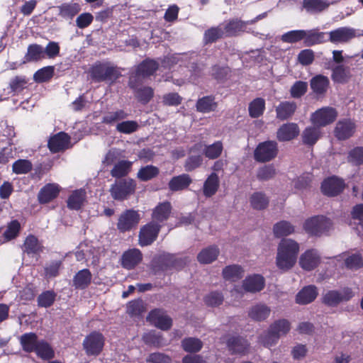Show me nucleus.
Listing matches in <instances>:
<instances>
[{
    "instance_id": "nucleus-1",
    "label": "nucleus",
    "mask_w": 363,
    "mask_h": 363,
    "mask_svg": "<svg viewBox=\"0 0 363 363\" xmlns=\"http://www.w3.org/2000/svg\"><path fill=\"white\" fill-rule=\"evenodd\" d=\"M299 251L300 245L294 240H281L277 246L275 261L277 267L282 272L291 269L297 262Z\"/></svg>"
},
{
    "instance_id": "nucleus-2",
    "label": "nucleus",
    "mask_w": 363,
    "mask_h": 363,
    "mask_svg": "<svg viewBox=\"0 0 363 363\" xmlns=\"http://www.w3.org/2000/svg\"><path fill=\"white\" fill-rule=\"evenodd\" d=\"M89 74L96 82H108L113 83L120 76V72L108 63H97L90 69Z\"/></svg>"
},
{
    "instance_id": "nucleus-3",
    "label": "nucleus",
    "mask_w": 363,
    "mask_h": 363,
    "mask_svg": "<svg viewBox=\"0 0 363 363\" xmlns=\"http://www.w3.org/2000/svg\"><path fill=\"white\" fill-rule=\"evenodd\" d=\"M136 184L132 179H123L116 181L110 188V193L113 199L118 201L126 199L130 195L135 193Z\"/></svg>"
},
{
    "instance_id": "nucleus-4",
    "label": "nucleus",
    "mask_w": 363,
    "mask_h": 363,
    "mask_svg": "<svg viewBox=\"0 0 363 363\" xmlns=\"http://www.w3.org/2000/svg\"><path fill=\"white\" fill-rule=\"evenodd\" d=\"M329 40L335 44L347 43L354 38L363 36V31L350 27H340L328 33Z\"/></svg>"
},
{
    "instance_id": "nucleus-5",
    "label": "nucleus",
    "mask_w": 363,
    "mask_h": 363,
    "mask_svg": "<svg viewBox=\"0 0 363 363\" xmlns=\"http://www.w3.org/2000/svg\"><path fill=\"white\" fill-rule=\"evenodd\" d=\"M331 221L323 216H318L307 219L303 225L306 233L312 235H320L327 231L331 226Z\"/></svg>"
},
{
    "instance_id": "nucleus-6",
    "label": "nucleus",
    "mask_w": 363,
    "mask_h": 363,
    "mask_svg": "<svg viewBox=\"0 0 363 363\" xmlns=\"http://www.w3.org/2000/svg\"><path fill=\"white\" fill-rule=\"evenodd\" d=\"M337 113L333 107H323L313 113L311 122L318 127H325L332 123L336 119Z\"/></svg>"
},
{
    "instance_id": "nucleus-7",
    "label": "nucleus",
    "mask_w": 363,
    "mask_h": 363,
    "mask_svg": "<svg viewBox=\"0 0 363 363\" xmlns=\"http://www.w3.org/2000/svg\"><path fill=\"white\" fill-rule=\"evenodd\" d=\"M105 343V337L99 332H93L88 335L83 341V347L88 355H98L102 351Z\"/></svg>"
},
{
    "instance_id": "nucleus-8",
    "label": "nucleus",
    "mask_w": 363,
    "mask_h": 363,
    "mask_svg": "<svg viewBox=\"0 0 363 363\" xmlns=\"http://www.w3.org/2000/svg\"><path fill=\"white\" fill-rule=\"evenodd\" d=\"M277 144L274 141H265L259 143L254 152L255 160L265 162L273 160L277 155Z\"/></svg>"
},
{
    "instance_id": "nucleus-9",
    "label": "nucleus",
    "mask_w": 363,
    "mask_h": 363,
    "mask_svg": "<svg viewBox=\"0 0 363 363\" xmlns=\"http://www.w3.org/2000/svg\"><path fill=\"white\" fill-rule=\"evenodd\" d=\"M353 296L354 294L350 288H345L340 291L331 290L323 295V302L329 306H336L341 302L350 300Z\"/></svg>"
},
{
    "instance_id": "nucleus-10",
    "label": "nucleus",
    "mask_w": 363,
    "mask_h": 363,
    "mask_svg": "<svg viewBox=\"0 0 363 363\" xmlns=\"http://www.w3.org/2000/svg\"><path fill=\"white\" fill-rule=\"evenodd\" d=\"M140 220V214L135 210H126L118 218L117 228L121 232H126L136 227Z\"/></svg>"
},
{
    "instance_id": "nucleus-11",
    "label": "nucleus",
    "mask_w": 363,
    "mask_h": 363,
    "mask_svg": "<svg viewBox=\"0 0 363 363\" xmlns=\"http://www.w3.org/2000/svg\"><path fill=\"white\" fill-rule=\"evenodd\" d=\"M161 225L150 222L140 228L139 233V244L140 246H147L151 245L157 238L160 230Z\"/></svg>"
},
{
    "instance_id": "nucleus-12",
    "label": "nucleus",
    "mask_w": 363,
    "mask_h": 363,
    "mask_svg": "<svg viewBox=\"0 0 363 363\" xmlns=\"http://www.w3.org/2000/svg\"><path fill=\"white\" fill-rule=\"evenodd\" d=\"M337 260H342L344 267L350 271H357L363 267V255L362 252H346L337 256Z\"/></svg>"
},
{
    "instance_id": "nucleus-13",
    "label": "nucleus",
    "mask_w": 363,
    "mask_h": 363,
    "mask_svg": "<svg viewBox=\"0 0 363 363\" xmlns=\"http://www.w3.org/2000/svg\"><path fill=\"white\" fill-rule=\"evenodd\" d=\"M320 263V256L315 249H309L303 252L299 257L298 264L305 271H312Z\"/></svg>"
},
{
    "instance_id": "nucleus-14",
    "label": "nucleus",
    "mask_w": 363,
    "mask_h": 363,
    "mask_svg": "<svg viewBox=\"0 0 363 363\" xmlns=\"http://www.w3.org/2000/svg\"><path fill=\"white\" fill-rule=\"evenodd\" d=\"M70 147V137L64 132L52 136L48 141V147L52 152L63 151Z\"/></svg>"
},
{
    "instance_id": "nucleus-15",
    "label": "nucleus",
    "mask_w": 363,
    "mask_h": 363,
    "mask_svg": "<svg viewBox=\"0 0 363 363\" xmlns=\"http://www.w3.org/2000/svg\"><path fill=\"white\" fill-rule=\"evenodd\" d=\"M344 187L345 183L342 179L332 177L323 182L321 189L324 194L333 196L340 193Z\"/></svg>"
},
{
    "instance_id": "nucleus-16",
    "label": "nucleus",
    "mask_w": 363,
    "mask_h": 363,
    "mask_svg": "<svg viewBox=\"0 0 363 363\" xmlns=\"http://www.w3.org/2000/svg\"><path fill=\"white\" fill-rule=\"evenodd\" d=\"M147 320L155 326L162 330H168L172 325V319L166 313L160 309L152 311Z\"/></svg>"
},
{
    "instance_id": "nucleus-17",
    "label": "nucleus",
    "mask_w": 363,
    "mask_h": 363,
    "mask_svg": "<svg viewBox=\"0 0 363 363\" xmlns=\"http://www.w3.org/2000/svg\"><path fill=\"white\" fill-rule=\"evenodd\" d=\"M354 131V123L350 119H344L337 122L334 133L338 140H345L352 136Z\"/></svg>"
},
{
    "instance_id": "nucleus-18",
    "label": "nucleus",
    "mask_w": 363,
    "mask_h": 363,
    "mask_svg": "<svg viewBox=\"0 0 363 363\" xmlns=\"http://www.w3.org/2000/svg\"><path fill=\"white\" fill-rule=\"evenodd\" d=\"M158 68V64L151 60H145L140 64L137 68L135 76H132L130 80V85L133 87V78L135 77L138 79L152 75Z\"/></svg>"
},
{
    "instance_id": "nucleus-19",
    "label": "nucleus",
    "mask_w": 363,
    "mask_h": 363,
    "mask_svg": "<svg viewBox=\"0 0 363 363\" xmlns=\"http://www.w3.org/2000/svg\"><path fill=\"white\" fill-rule=\"evenodd\" d=\"M248 21H243L238 18L232 19L224 26L225 36H235L243 32H248Z\"/></svg>"
},
{
    "instance_id": "nucleus-20",
    "label": "nucleus",
    "mask_w": 363,
    "mask_h": 363,
    "mask_svg": "<svg viewBox=\"0 0 363 363\" xmlns=\"http://www.w3.org/2000/svg\"><path fill=\"white\" fill-rule=\"evenodd\" d=\"M264 285V277L259 274H254L247 277L243 281L242 288L245 291L255 293L262 290Z\"/></svg>"
},
{
    "instance_id": "nucleus-21",
    "label": "nucleus",
    "mask_w": 363,
    "mask_h": 363,
    "mask_svg": "<svg viewBox=\"0 0 363 363\" xmlns=\"http://www.w3.org/2000/svg\"><path fill=\"white\" fill-rule=\"evenodd\" d=\"M318 293L317 287L314 285H308L303 287L296 296V302L301 305H306L313 302Z\"/></svg>"
},
{
    "instance_id": "nucleus-22",
    "label": "nucleus",
    "mask_w": 363,
    "mask_h": 363,
    "mask_svg": "<svg viewBox=\"0 0 363 363\" xmlns=\"http://www.w3.org/2000/svg\"><path fill=\"white\" fill-rule=\"evenodd\" d=\"M299 134L297 124L289 123L282 125L277 130V137L279 141H289Z\"/></svg>"
},
{
    "instance_id": "nucleus-23",
    "label": "nucleus",
    "mask_w": 363,
    "mask_h": 363,
    "mask_svg": "<svg viewBox=\"0 0 363 363\" xmlns=\"http://www.w3.org/2000/svg\"><path fill=\"white\" fill-rule=\"evenodd\" d=\"M142 258V253L139 250H129L123 255L122 265L125 269H131L140 262Z\"/></svg>"
},
{
    "instance_id": "nucleus-24",
    "label": "nucleus",
    "mask_w": 363,
    "mask_h": 363,
    "mask_svg": "<svg viewBox=\"0 0 363 363\" xmlns=\"http://www.w3.org/2000/svg\"><path fill=\"white\" fill-rule=\"evenodd\" d=\"M328 0H303V8L310 13H318L326 10L330 4L335 3Z\"/></svg>"
},
{
    "instance_id": "nucleus-25",
    "label": "nucleus",
    "mask_w": 363,
    "mask_h": 363,
    "mask_svg": "<svg viewBox=\"0 0 363 363\" xmlns=\"http://www.w3.org/2000/svg\"><path fill=\"white\" fill-rule=\"evenodd\" d=\"M227 345L229 350L234 354L244 355L249 351V343L246 340L240 337L230 338Z\"/></svg>"
},
{
    "instance_id": "nucleus-26",
    "label": "nucleus",
    "mask_w": 363,
    "mask_h": 363,
    "mask_svg": "<svg viewBox=\"0 0 363 363\" xmlns=\"http://www.w3.org/2000/svg\"><path fill=\"white\" fill-rule=\"evenodd\" d=\"M271 309L269 306L263 303H258L252 306L249 311V317L255 321H263L270 315Z\"/></svg>"
},
{
    "instance_id": "nucleus-27",
    "label": "nucleus",
    "mask_w": 363,
    "mask_h": 363,
    "mask_svg": "<svg viewBox=\"0 0 363 363\" xmlns=\"http://www.w3.org/2000/svg\"><path fill=\"white\" fill-rule=\"evenodd\" d=\"M220 254L219 248L211 245L203 249L197 255V259L201 264H210L215 261Z\"/></svg>"
},
{
    "instance_id": "nucleus-28",
    "label": "nucleus",
    "mask_w": 363,
    "mask_h": 363,
    "mask_svg": "<svg viewBox=\"0 0 363 363\" xmlns=\"http://www.w3.org/2000/svg\"><path fill=\"white\" fill-rule=\"evenodd\" d=\"M304 43L306 46H313L326 41L327 33L319 32L316 29L305 30Z\"/></svg>"
},
{
    "instance_id": "nucleus-29",
    "label": "nucleus",
    "mask_w": 363,
    "mask_h": 363,
    "mask_svg": "<svg viewBox=\"0 0 363 363\" xmlns=\"http://www.w3.org/2000/svg\"><path fill=\"white\" fill-rule=\"evenodd\" d=\"M60 187L56 184H48L41 189L38 194L40 203H46L54 199L58 195Z\"/></svg>"
},
{
    "instance_id": "nucleus-30",
    "label": "nucleus",
    "mask_w": 363,
    "mask_h": 363,
    "mask_svg": "<svg viewBox=\"0 0 363 363\" xmlns=\"http://www.w3.org/2000/svg\"><path fill=\"white\" fill-rule=\"evenodd\" d=\"M329 86V79L321 74L315 76L311 79V88L317 96H323Z\"/></svg>"
},
{
    "instance_id": "nucleus-31",
    "label": "nucleus",
    "mask_w": 363,
    "mask_h": 363,
    "mask_svg": "<svg viewBox=\"0 0 363 363\" xmlns=\"http://www.w3.org/2000/svg\"><path fill=\"white\" fill-rule=\"evenodd\" d=\"M220 180L216 172H212L206 179L203 186V192L205 196L211 197L218 191Z\"/></svg>"
},
{
    "instance_id": "nucleus-32",
    "label": "nucleus",
    "mask_w": 363,
    "mask_h": 363,
    "mask_svg": "<svg viewBox=\"0 0 363 363\" xmlns=\"http://www.w3.org/2000/svg\"><path fill=\"white\" fill-rule=\"evenodd\" d=\"M86 200V191L84 189L74 191L69 196L67 206L72 210H79L84 203Z\"/></svg>"
},
{
    "instance_id": "nucleus-33",
    "label": "nucleus",
    "mask_w": 363,
    "mask_h": 363,
    "mask_svg": "<svg viewBox=\"0 0 363 363\" xmlns=\"http://www.w3.org/2000/svg\"><path fill=\"white\" fill-rule=\"evenodd\" d=\"M191 183V179L189 174H182L174 177L169 182V188L172 191H181L186 189Z\"/></svg>"
},
{
    "instance_id": "nucleus-34",
    "label": "nucleus",
    "mask_w": 363,
    "mask_h": 363,
    "mask_svg": "<svg viewBox=\"0 0 363 363\" xmlns=\"http://www.w3.org/2000/svg\"><path fill=\"white\" fill-rule=\"evenodd\" d=\"M296 109V104L293 101H283L276 108L277 118L286 120L291 116Z\"/></svg>"
},
{
    "instance_id": "nucleus-35",
    "label": "nucleus",
    "mask_w": 363,
    "mask_h": 363,
    "mask_svg": "<svg viewBox=\"0 0 363 363\" xmlns=\"http://www.w3.org/2000/svg\"><path fill=\"white\" fill-rule=\"evenodd\" d=\"M92 275L89 269L79 271L73 278V285L77 289H84L91 283Z\"/></svg>"
},
{
    "instance_id": "nucleus-36",
    "label": "nucleus",
    "mask_w": 363,
    "mask_h": 363,
    "mask_svg": "<svg viewBox=\"0 0 363 363\" xmlns=\"http://www.w3.org/2000/svg\"><path fill=\"white\" fill-rule=\"evenodd\" d=\"M320 135V127L316 125L307 127L302 133L303 143L308 145H313L318 140Z\"/></svg>"
},
{
    "instance_id": "nucleus-37",
    "label": "nucleus",
    "mask_w": 363,
    "mask_h": 363,
    "mask_svg": "<svg viewBox=\"0 0 363 363\" xmlns=\"http://www.w3.org/2000/svg\"><path fill=\"white\" fill-rule=\"evenodd\" d=\"M222 274L225 280L235 281L243 277L244 270L240 266L233 264L225 267Z\"/></svg>"
},
{
    "instance_id": "nucleus-38",
    "label": "nucleus",
    "mask_w": 363,
    "mask_h": 363,
    "mask_svg": "<svg viewBox=\"0 0 363 363\" xmlns=\"http://www.w3.org/2000/svg\"><path fill=\"white\" fill-rule=\"evenodd\" d=\"M171 212V205L169 202H163L157 205L153 211V221L162 222L167 220Z\"/></svg>"
},
{
    "instance_id": "nucleus-39",
    "label": "nucleus",
    "mask_w": 363,
    "mask_h": 363,
    "mask_svg": "<svg viewBox=\"0 0 363 363\" xmlns=\"http://www.w3.org/2000/svg\"><path fill=\"white\" fill-rule=\"evenodd\" d=\"M133 162L127 160L118 162L111 171L113 177L121 178L128 174L131 169Z\"/></svg>"
},
{
    "instance_id": "nucleus-40",
    "label": "nucleus",
    "mask_w": 363,
    "mask_h": 363,
    "mask_svg": "<svg viewBox=\"0 0 363 363\" xmlns=\"http://www.w3.org/2000/svg\"><path fill=\"white\" fill-rule=\"evenodd\" d=\"M20 342L23 350L28 352L35 351L39 342L36 335L33 333L21 335Z\"/></svg>"
},
{
    "instance_id": "nucleus-41",
    "label": "nucleus",
    "mask_w": 363,
    "mask_h": 363,
    "mask_svg": "<svg viewBox=\"0 0 363 363\" xmlns=\"http://www.w3.org/2000/svg\"><path fill=\"white\" fill-rule=\"evenodd\" d=\"M294 230V226L286 220H281L276 223L273 228L274 234L277 238L289 235L292 234Z\"/></svg>"
},
{
    "instance_id": "nucleus-42",
    "label": "nucleus",
    "mask_w": 363,
    "mask_h": 363,
    "mask_svg": "<svg viewBox=\"0 0 363 363\" xmlns=\"http://www.w3.org/2000/svg\"><path fill=\"white\" fill-rule=\"evenodd\" d=\"M271 331L276 333L279 337L286 335L291 330V323L286 319H279L274 321L270 326Z\"/></svg>"
},
{
    "instance_id": "nucleus-43",
    "label": "nucleus",
    "mask_w": 363,
    "mask_h": 363,
    "mask_svg": "<svg viewBox=\"0 0 363 363\" xmlns=\"http://www.w3.org/2000/svg\"><path fill=\"white\" fill-rule=\"evenodd\" d=\"M60 16L66 19H72L79 11V5L77 3L64 4L59 6Z\"/></svg>"
},
{
    "instance_id": "nucleus-44",
    "label": "nucleus",
    "mask_w": 363,
    "mask_h": 363,
    "mask_svg": "<svg viewBox=\"0 0 363 363\" xmlns=\"http://www.w3.org/2000/svg\"><path fill=\"white\" fill-rule=\"evenodd\" d=\"M251 206L257 210L265 208L269 204V199L262 192H255L250 198Z\"/></svg>"
},
{
    "instance_id": "nucleus-45",
    "label": "nucleus",
    "mask_w": 363,
    "mask_h": 363,
    "mask_svg": "<svg viewBox=\"0 0 363 363\" xmlns=\"http://www.w3.org/2000/svg\"><path fill=\"white\" fill-rule=\"evenodd\" d=\"M217 104L211 96H204L198 100L196 109L199 112L208 113L216 110Z\"/></svg>"
},
{
    "instance_id": "nucleus-46",
    "label": "nucleus",
    "mask_w": 363,
    "mask_h": 363,
    "mask_svg": "<svg viewBox=\"0 0 363 363\" xmlns=\"http://www.w3.org/2000/svg\"><path fill=\"white\" fill-rule=\"evenodd\" d=\"M43 58H45V51L41 45L33 44L28 46L26 55L27 61H38Z\"/></svg>"
},
{
    "instance_id": "nucleus-47",
    "label": "nucleus",
    "mask_w": 363,
    "mask_h": 363,
    "mask_svg": "<svg viewBox=\"0 0 363 363\" xmlns=\"http://www.w3.org/2000/svg\"><path fill=\"white\" fill-rule=\"evenodd\" d=\"M265 108V101L262 98H257L254 99L249 104V113L252 118H258L260 116Z\"/></svg>"
},
{
    "instance_id": "nucleus-48",
    "label": "nucleus",
    "mask_w": 363,
    "mask_h": 363,
    "mask_svg": "<svg viewBox=\"0 0 363 363\" xmlns=\"http://www.w3.org/2000/svg\"><path fill=\"white\" fill-rule=\"evenodd\" d=\"M28 79L23 76H16L12 78L9 82V88L11 92L18 94L26 88Z\"/></svg>"
},
{
    "instance_id": "nucleus-49",
    "label": "nucleus",
    "mask_w": 363,
    "mask_h": 363,
    "mask_svg": "<svg viewBox=\"0 0 363 363\" xmlns=\"http://www.w3.org/2000/svg\"><path fill=\"white\" fill-rule=\"evenodd\" d=\"M159 174L157 167L147 165L142 167L138 172L137 176L141 181H147L155 177Z\"/></svg>"
},
{
    "instance_id": "nucleus-50",
    "label": "nucleus",
    "mask_w": 363,
    "mask_h": 363,
    "mask_svg": "<svg viewBox=\"0 0 363 363\" xmlns=\"http://www.w3.org/2000/svg\"><path fill=\"white\" fill-rule=\"evenodd\" d=\"M304 34L305 30H294L283 34L281 39L284 43H295L303 40Z\"/></svg>"
},
{
    "instance_id": "nucleus-51",
    "label": "nucleus",
    "mask_w": 363,
    "mask_h": 363,
    "mask_svg": "<svg viewBox=\"0 0 363 363\" xmlns=\"http://www.w3.org/2000/svg\"><path fill=\"white\" fill-rule=\"evenodd\" d=\"M24 248L28 254H37L41 251L42 247L35 236L29 235L25 240Z\"/></svg>"
},
{
    "instance_id": "nucleus-52",
    "label": "nucleus",
    "mask_w": 363,
    "mask_h": 363,
    "mask_svg": "<svg viewBox=\"0 0 363 363\" xmlns=\"http://www.w3.org/2000/svg\"><path fill=\"white\" fill-rule=\"evenodd\" d=\"M279 338L280 337L276 333L271 331V328H269L267 332L262 334L259 337V342L266 347H271L278 342Z\"/></svg>"
},
{
    "instance_id": "nucleus-53",
    "label": "nucleus",
    "mask_w": 363,
    "mask_h": 363,
    "mask_svg": "<svg viewBox=\"0 0 363 363\" xmlns=\"http://www.w3.org/2000/svg\"><path fill=\"white\" fill-rule=\"evenodd\" d=\"M143 339L147 345H153L155 347H160L166 344V342L164 341L160 334L155 331L145 333L143 336Z\"/></svg>"
},
{
    "instance_id": "nucleus-54",
    "label": "nucleus",
    "mask_w": 363,
    "mask_h": 363,
    "mask_svg": "<svg viewBox=\"0 0 363 363\" xmlns=\"http://www.w3.org/2000/svg\"><path fill=\"white\" fill-rule=\"evenodd\" d=\"M32 163L28 160H18L12 166L13 172L17 174L29 172L32 169Z\"/></svg>"
},
{
    "instance_id": "nucleus-55",
    "label": "nucleus",
    "mask_w": 363,
    "mask_h": 363,
    "mask_svg": "<svg viewBox=\"0 0 363 363\" xmlns=\"http://www.w3.org/2000/svg\"><path fill=\"white\" fill-rule=\"evenodd\" d=\"M182 347L186 352H196L201 349L202 342L197 338L189 337L182 341Z\"/></svg>"
},
{
    "instance_id": "nucleus-56",
    "label": "nucleus",
    "mask_w": 363,
    "mask_h": 363,
    "mask_svg": "<svg viewBox=\"0 0 363 363\" xmlns=\"http://www.w3.org/2000/svg\"><path fill=\"white\" fill-rule=\"evenodd\" d=\"M35 351L39 357L44 359H51L54 357V351L51 347L43 341L38 342Z\"/></svg>"
},
{
    "instance_id": "nucleus-57",
    "label": "nucleus",
    "mask_w": 363,
    "mask_h": 363,
    "mask_svg": "<svg viewBox=\"0 0 363 363\" xmlns=\"http://www.w3.org/2000/svg\"><path fill=\"white\" fill-rule=\"evenodd\" d=\"M223 151V144L221 142H216L212 145L205 147L204 154L209 159H216L218 157Z\"/></svg>"
},
{
    "instance_id": "nucleus-58",
    "label": "nucleus",
    "mask_w": 363,
    "mask_h": 363,
    "mask_svg": "<svg viewBox=\"0 0 363 363\" xmlns=\"http://www.w3.org/2000/svg\"><path fill=\"white\" fill-rule=\"evenodd\" d=\"M145 311L144 303L142 300H135L128 303L127 313L131 316H138Z\"/></svg>"
},
{
    "instance_id": "nucleus-59",
    "label": "nucleus",
    "mask_w": 363,
    "mask_h": 363,
    "mask_svg": "<svg viewBox=\"0 0 363 363\" xmlns=\"http://www.w3.org/2000/svg\"><path fill=\"white\" fill-rule=\"evenodd\" d=\"M54 73L53 67L48 66L38 70L33 76L37 82H43L52 78Z\"/></svg>"
},
{
    "instance_id": "nucleus-60",
    "label": "nucleus",
    "mask_w": 363,
    "mask_h": 363,
    "mask_svg": "<svg viewBox=\"0 0 363 363\" xmlns=\"http://www.w3.org/2000/svg\"><path fill=\"white\" fill-rule=\"evenodd\" d=\"M315 59V53L311 49H305L301 50L298 56V62L303 66H308L311 65Z\"/></svg>"
},
{
    "instance_id": "nucleus-61",
    "label": "nucleus",
    "mask_w": 363,
    "mask_h": 363,
    "mask_svg": "<svg viewBox=\"0 0 363 363\" xmlns=\"http://www.w3.org/2000/svg\"><path fill=\"white\" fill-rule=\"evenodd\" d=\"M307 89V82L297 81L291 87L290 94L293 98H300L306 93Z\"/></svg>"
},
{
    "instance_id": "nucleus-62",
    "label": "nucleus",
    "mask_w": 363,
    "mask_h": 363,
    "mask_svg": "<svg viewBox=\"0 0 363 363\" xmlns=\"http://www.w3.org/2000/svg\"><path fill=\"white\" fill-rule=\"evenodd\" d=\"M224 35H225L224 29L219 27L211 28L205 32L204 40L206 43H212Z\"/></svg>"
},
{
    "instance_id": "nucleus-63",
    "label": "nucleus",
    "mask_w": 363,
    "mask_h": 363,
    "mask_svg": "<svg viewBox=\"0 0 363 363\" xmlns=\"http://www.w3.org/2000/svg\"><path fill=\"white\" fill-rule=\"evenodd\" d=\"M276 175V169L273 165H264L257 170V177L259 180H269Z\"/></svg>"
},
{
    "instance_id": "nucleus-64",
    "label": "nucleus",
    "mask_w": 363,
    "mask_h": 363,
    "mask_svg": "<svg viewBox=\"0 0 363 363\" xmlns=\"http://www.w3.org/2000/svg\"><path fill=\"white\" fill-rule=\"evenodd\" d=\"M348 161L354 165L363 164V147H357L350 150Z\"/></svg>"
}]
</instances>
